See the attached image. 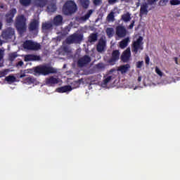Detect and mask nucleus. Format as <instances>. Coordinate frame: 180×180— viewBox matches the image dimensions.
<instances>
[{
    "instance_id": "4c0bfd02",
    "label": "nucleus",
    "mask_w": 180,
    "mask_h": 180,
    "mask_svg": "<svg viewBox=\"0 0 180 180\" xmlns=\"http://www.w3.org/2000/svg\"><path fill=\"white\" fill-rule=\"evenodd\" d=\"M25 81L29 84H33L34 82V79L32 77H26L25 78Z\"/></svg>"
},
{
    "instance_id": "20e7f679",
    "label": "nucleus",
    "mask_w": 180,
    "mask_h": 180,
    "mask_svg": "<svg viewBox=\"0 0 180 180\" xmlns=\"http://www.w3.org/2000/svg\"><path fill=\"white\" fill-rule=\"evenodd\" d=\"M143 38L141 36H139L136 41H134L132 44L131 51L134 55H136L138 52L141 53L143 50Z\"/></svg>"
},
{
    "instance_id": "49530a36",
    "label": "nucleus",
    "mask_w": 180,
    "mask_h": 180,
    "mask_svg": "<svg viewBox=\"0 0 180 180\" xmlns=\"http://www.w3.org/2000/svg\"><path fill=\"white\" fill-rule=\"evenodd\" d=\"M6 75V71H0V78L5 77Z\"/></svg>"
},
{
    "instance_id": "412c9836",
    "label": "nucleus",
    "mask_w": 180,
    "mask_h": 180,
    "mask_svg": "<svg viewBox=\"0 0 180 180\" xmlns=\"http://www.w3.org/2000/svg\"><path fill=\"white\" fill-rule=\"evenodd\" d=\"M72 90V86L70 85H66V86L58 88V92L60 94H64Z\"/></svg>"
},
{
    "instance_id": "a878e982",
    "label": "nucleus",
    "mask_w": 180,
    "mask_h": 180,
    "mask_svg": "<svg viewBox=\"0 0 180 180\" xmlns=\"http://www.w3.org/2000/svg\"><path fill=\"white\" fill-rule=\"evenodd\" d=\"M80 5L84 9H88L89 6V0H79Z\"/></svg>"
},
{
    "instance_id": "2f4dec72",
    "label": "nucleus",
    "mask_w": 180,
    "mask_h": 180,
    "mask_svg": "<svg viewBox=\"0 0 180 180\" xmlns=\"http://www.w3.org/2000/svg\"><path fill=\"white\" fill-rule=\"evenodd\" d=\"M32 0H20V4L24 6H27L30 4Z\"/></svg>"
},
{
    "instance_id": "f704fd0d",
    "label": "nucleus",
    "mask_w": 180,
    "mask_h": 180,
    "mask_svg": "<svg viewBox=\"0 0 180 180\" xmlns=\"http://www.w3.org/2000/svg\"><path fill=\"white\" fill-rule=\"evenodd\" d=\"M70 32V28L68 26H66L64 27V29L62 30L63 35L65 36Z\"/></svg>"
},
{
    "instance_id": "c9c22d12",
    "label": "nucleus",
    "mask_w": 180,
    "mask_h": 180,
    "mask_svg": "<svg viewBox=\"0 0 180 180\" xmlns=\"http://www.w3.org/2000/svg\"><path fill=\"white\" fill-rule=\"evenodd\" d=\"M169 0H160L159 2V6H165L169 3Z\"/></svg>"
},
{
    "instance_id": "5701e85b",
    "label": "nucleus",
    "mask_w": 180,
    "mask_h": 180,
    "mask_svg": "<svg viewBox=\"0 0 180 180\" xmlns=\"http://www.w3.org/2000/svg\"><path fill=\"white\" fill-rule=\"evenodd\" d=\"M63 16L58 15L53 18V25L58 26L62 25Z\"/></svg>"
},
{
    "instance_id": "6ab92c4d",
    "label": "nucleus",
    "mask_w": 180,
    "mask_h": 180,
    "mask_svg": "<svg viewBox=\"0 0 180 180\" xmlns=\"http://www.w3.org/2000/svg\"><path fill=\"white\" fill-rule=\"evenodd\" d=\"M49 3V0H34V5L37 8H44Z\"/></svg>"
},
{
    "instance_id": "f03ea898",
    "label": "nucleus",
    "mask_w": 180,
    "mask_h": 180,
    "mask_svg": "<svg viewBox=\"0 0 180 180\" xmlns=\"http://www.w3.org/2000/svg\"><path fill=\"white\" fill-rule=\"evenodd\" d=\"M15 29L20 33H24L27 29V18L23 15H19L15 20Z\"/></svg>"
},
{
    "instance_id": "9d476101",
    "label": "nucleus",
    "mask_w": 180,
    "mask_h": 180,
    "mask_svg": "<svg viewBox=\"0 0 180 180\" xmlns=\"http://www.w3.org/2000/svg\"><path fill=\"white\" fill-rule=\"evenodd\" d=\"M91 62V58H90V56L88 55H84L83 57L78 59L77 65L79 67L82 68L86 66Z\"/></svg>"
},
{
    "instance_id": "09e8293b",
    "label": "nucleus",
    "mask_w": 180,
    "mask_h": 180,
    "mask_svg": "<svg viewBox=\"0 0 180 180\" xmlns=\"http://www.w3.org/2000/svg\"><path fill=\"white\" fill-rule=\"evenodd\" d=\"M24 65V63L22 60H20L18 63H17V67H22Z\"/></svg>"
},
{
    "instance_id": "cd10ccee",
    "label": "nucleus",
    "mask_w": 180,
    "mask_h": 180,
    "mask_svg": "<svg viewBox=\"0 0 180 180\" xmlns=\"http://www.w3.org/2000/svg\"><path fill=\"white\" fill-rule=\"evenodd\" d=\"M106 20L108 22H115V12L111 11L110 13H108Z\"/></svg>"
},
{
    "instance_id": "dca6fc26",
    "label": "nucleus",
    "mask_w": 180,
    "mask_h": 180,
    "mask_svg": "<svg viewBox=\"0 0 180 180\" xmlns=\"http://www.w3.org/2000/svg\"><path fill=\"white\" fill-rule=\"evenodd\" d=\"M39 21L36 19L32 20L29 25L30 32H33V31L37 32L39 30Z\"/></svg>"
},
{
    "instance_id": "f3484780",
    "label": "nucleus",
    "mask_w": 180,
    "mask_h": 180,
    "mask_svg": "<svg viewBox=\"0 0 180 180\" xmlns=\"http://www.w3.org/2000/svg\"><path fill=\"white\" fill-rule=\"evenodd\" d=\"M59 83V79L54 77H50L46 79V84L47 86H54Z\"/></svg>"
},
{
    "instance_id": "2eb2a0df",
    "label": "nucleus",
    "mask_w": 180,
    "mask_h": 180,
    "mask_svg": "<svg viewBox=\"0 0 180 180\" xmlns=\"http://www.w3.org/2000/svg\"><path fill=\"white\" fill-rule=\"evenodd\" d=\"M41 57L38 55L34 54H27L25 56V62H36V61H40Z\"/></svg>"
},
{
    "instance_id": "6e6552de",
    "label": "nucleus",
    "mask_w": 180,
    "mask_h": 180,
    "mask_svg": "<svg viewBox=\"0 0 180 180\" xmlns=\"http://www.w3.org/2000/svg\"><path fill=\"white\" fill-rule=\"evenodd\" d=\"M17 13L16 8H12L8 13L6 14L5 20L7 23V25H11L13 22V18H15V15Z\"/></svg>"
},
{
    "instance_id": "c756f323",
    "label": "nucleus",
    "mask_w": 180,
    "mask_h": 180,
    "mask_svg": "<svg viewBox=\"0 0 180 180\" xmlns=\"http://www.w3.org/2000/svg\"><path fill=\"white\" fill-rule=\"evenodd\" d=\"M52 27H53V25H51V23H47V22L43 23L41 27L42 30H49Z\"/></svg>"
},
{
    "instance_id": "423d86ee",
    "label": "nucleus",
    "mask_w": 180,
    "mask_h": 180,
    "mask_svg": "<svg viewBox=\"0 0 180 180\" xmlns=\"http://www.w3.org/2000/svg\"><path fill=\"white\" fill-rule=\"evenodd\" d=\"M83 35L81 34L74 33L67 38L66 43L68 44H81L83 40Z\"/></svg>"
},
{
    "instance_id": "ddd939ff",
    "label": "nucleus",
    "mask_w": 180,
    "mask_h": 180,
    "mask_svg": "<svg viewBox=\"0 0 180 180\" xmlns=\"http://www.w3.org/2000/svg\"><path fill=\"white\" fill-rule=\"evenodd\" d=\"M150 10H151V8L148 10V4L146 2L143 3L142 4H141L139 16L143 17V15H148Z\"/></svg>"
},
{
    "instance_id": "9b49d317",
    "label": "nucleus",
    "mask_w": 180,
    "mask_h": 180,
    "mask_svg": "<svg viewBox=\"0 0 180 180\" xmlns=\"http://www.w3.org/2000/svg\"><path fill=\"white\" fill-rule=\"evenodd\" d=\"M127 31L124 26L118 25L116 27V34L119 38H124Z\"/></svg>"
},
{
    "instance_id": "864d4df0",
    "label": "nucleus",
    "mask_w": 180,
    "mask_h": 180,
    "mask_svg": "<svg viewBox=\"0 0 180 180\" xmlns=\"http://www.w3.org/2000/svg\"><path fill=\"white\" fill-rule=\"evenodd\" d=\"M24 77H26V74L23 73L20 75V78H23Z\"/></svg>"
},
{
    "instance_id": "393cba45",
    "label": "nucleus",
    "mask_w": 180,
    "mask_h": 180,
    "mask_svg": "<svg viewBox=\"0 0 180 180\" xmlns=\"http://www.w3.org/2000/svg\"><path fill=\"white\" fill-rule=\"evenodd\" d=\"M98 40V34L96 33H92L89 37V43H95Z\"/></svg>"
},
{
    "instance_id": "79ce46f5",
    "label": "nucleus",
    "mask_w": 180,
    "mask_h": 180,
    "mask_svg": "<svg viewBox=\"0 0 180 180\" xmlns=\"http://www.w3.org/2000/svg\"><path fill=\"white\" fill-rule=\"evenodd\" d=\"M103 3V0H94V4L95 6H98Z\"/></svg>"
},
{
    "instance_id": "4468645a",
    "label": "nucleus",
    "mask_w": 180,
    "mask_h": 180,
    "mask_svg": "<svg viewBox=\"0 0 180 180\" xmlns=\"http://www.w3.org/2000/svg\"><path fill=\"white\" fill-rule=\"evenodd\" d=\"M94 11L89 10L88 13H86L84 16H80V17H76L75 20L77 21L79 23H83L86 22L90 16L92 15Z\"/></svg>"
},
{
    "instance_id": "72a5a7b5",
    "label": "nucleus",
    "mask_w": 180,
    "mask_h": 180,
    "mask_svg": "<svg viewBox=\"0 0 180 180\" xmlns=\"http://www.w3.org/2000/svg\"><path fill=\"white\" fill-rule=\"evenodd\" d=\"M81 84V80L79 79L77 81H74L72 83V86H73V89H77L79 86V85Z\"/></svg>"
},
{
    "instance_id": "7c9ffc66",
    "label": "nucleus",
    "mask_w": 180,
    "mask_h": 180,
    "mask_svg": "<svg viewBox=\"0 0 180 180\" xmlns=\"http://www.w3.org/2000/svg\"><path fill=\"white\" fill-rule=\"evenodd\" d=\"M112 78H113L112 76H108L107 77H105L104 80H103V85L107 86L108 84L112 80Z\"/></svg>"
},
{
    "instance_id": "39448f33",
    "label": "nucleus",
    "mask_w": 180,
    "mask_h": 180,
    "mask_svg": "<svg viewBox=\"0 0 180 180\" xmlns=\"http://www.w3.org/2000/svg\"><path fill=\"white\" fill-rule=\"evenodd\" d=\"M23 48L27 50L37 51L41 49V45L32 40H26L23 43Z\"/></svg>"
},
{
    "instance_id": "f8f14e48",
    "label": "nucleus",
    "mask_w": 180,
    "mask_h": 180,
    "mask_svg": "<svg viewBox=\"0 0 180 180\" xmlns=\"http://www.w3.org/2000/svg\"><path fill=\"white\" fill-rule=\"evenodd\" d=\"M131 58V49L130 48H127L125 49L122 56H121V60L124 63H128L130 60Z\"/></svg>"
},
{
    "instance_id": "a19ab883",
    "label": "nucleus",
    "mask_w": 180,
    "mask_h": 180,
    "mask_svg": "<svg viewBox=\"0 0 180 180\" xmlns=\"http://www.w3.org/2000/svg\"><path fill=\"white\" fill-rule=\"evenodd\" d=\"M143 66V61H138L136 63V68L141 69Z\"/></svg>"
},
{
    "instance_id": "37998d69",
    "label": "nucleus",
    "mask_w": 180,
    "mask_h": 180,
    "mask_svg": "<svg viewBox=\"0 0 180 180\" xmlns=\"http://www.w3.org/2000/svg\"><path fill=\"white\" fill-rule=\"evenodd\" d=\"M158 0H148V5H154Z\"/></svg>"
},
{
    "instance_id": "7ed1b4c3",
    "label": "nucleus",
    "mask_w": 180,
    "mask_h": 180,
    "mask_svg": "<svg viewBox=\"0 0 180 180\" xmlns=\"http://www.w3.org/2000/svg\"><path fill=\"white\" fill-rule=\"evenodd\" d=\"M77 11V6L75 1H68L64 4L63 7V13L66 15H71L75 13Z\"/></svg>"
},
{
    "instance_id": "603ef678",
    "label": "nucleus",
    "mask_w": 180,
    "mask_h": 180,
    "mask_svg": "<svg viewBox=\"0 0 180 180\" xmlns=\"http://www.w3.org/2000/svg\"><path fill=\"white\" fill-rule=\"evenodd\" d=\"M97 68H103L102 63H98V64H97Z\"/></svg>"
},
{
    "instance_id": "bb28decb",
    "label": "nucleus",
    "mask_w": 180,
    "mask_h": 180,
    "mask_svg": "<svg viewBox=\"0 0 180 180\" xmlns=\"http://www.w3.org/2000/svg\"><path fill=\"white\" fill-rule=\"evenodd\" d=\"M131 19L130 13L127 12V13H124L122 15V20L124 22H128Z\"/></svg>"
},
{
    "instance_id": "e433bc0d",
    "label": "nucleus",
    "mask_w": 180,
    "mask_h": 180,
    "mask_svg": "<svg viewBox=\"0 0 180 180\" xmlns=\"http://www.w3.org/2000/svg\"><path fill=\"white\" fill-rule=\"evenodd\" d=\"M170 4L172 6L180 5V0H171L170 1Z\"/></svg>"
},
{
    "instance_id": "f257e3e1",
    "label": "nucleus",
    "mask_w": 180,
    "mask_h": 180,
    "mask_svg": "<svg viewBox=\"0 0 180 180\" xmlns=\"http://www.w3.org/2000/svg\"><path fill=\"white\" fill-rule=\"evenodd\" d=\"M31 71L34 72V74L41 75L43 76H47L50 74H56L57 72L56 69L45 65L34 67L31 70Z\"/></svg>"
},
{
    "instance_id": "58836bf2",
    "label": "nucleus",
    "mask_w": 180,
    "mask_h": 180,
    "mask_svg": "<svg viewBox=\"0 0 180 180\" xmlns=\"http://www.w3.org/2000/svg\"><path fill=\"white\" fill-rule=\"evenodd\" d=\"M18 56L15 53H10L9 54V60L11 61H13Z\"/></svg>"
},
{
    "instance_id": "0eeeda50",
    "label": "nucleus",
    "mask_w": 180,
    "mask_h": 180,
    "mask_svg": "<svg viewBox=\"0 0 180 180\" xmlns=\"http://www.w3.org/2000/svg\"><path fill=\"white\" fill-rule=\"evenodd\" d=\"M1 37L6 40L13 39V37H15V29L8 27L6 30L2 32Z\"/></svg>"
},
{
    "instance_id": "c85d7f7f",
    "label": "nucleus",
    "mask_w": 180,
    "mask_h": 180,
    "mask_svg": "<svg viewBox=\"0 0 180 180\" xmlns=\"http://www.w3.org/2000/svg\"><path fill=\"white\" fill-rule=\"evenodd\" d=\"M105 33H106L108 37L110 39V38L113 37L114 29L112 27H108L105 30Z\"/></svg>"
},
{
    "instance_id": "c03bdc74",
    "label": "nucleus",
    "mask_w": 180,
    "mask_h": 180,
    "mask_svg": "<svg viewBox=\"0 0 180 180\" xmlns=\"http://www.w3.org/2000/svg\"><path fill=\"white\" fill-rule=\"evenodd\" d=\"M135 20H132L131 23L129 25L128 29L132 30L134 26L135 25Z\"/></svg>"
},
{
    "instance_id": "473e14b6",
    "label": "nucleus",
    "mask_w": 180,
    "mask_h": 180,
    "mask_svg": "<svg viewBox=\"0 0 180 180\" xmlns=\"http://www.w3.org/2000/svg\"><path fill=\"white\" fill-rule=\"evenodd\" d=\"M6 80L8 82H15L16 81V77L15 76H8L6 77Z\"/></svg>"
},
{
    "instance_id": "de8ad7c7",
    "label": "nucleus",
    "mask_w": 180,
    "mask_h": 180,
    "mask_svg": "<svg viewBox=\"0 0 180 180\" xmlns=\"http://www.w3.org/2000/svg\"><path fill=\"white\" fill-rule=\"evenodd\" d=\"M145 63L146 65H149V63H150V58H149V56H146V58H145Z\"/></svg>"
},
{
    "instance_id": "3c124183",
    "label": "nucleus",
    "mask_w": 180,
    "mask_h": 180,
    "mask_svg": "<svg viewBox=\"0 0 180 180\" xmlns=\"http://www.w3.org/2000/svg\"><path fill=\"white\" fill-rule=\"evenodd\" d=\"M63 51H64V52L67 53L68 51V48L67 46H64L63 47Z\"/></svg>"
},
{
    "instance_id": "aec40b11",
    "label": "nucleus",
    "mask_w": 180,
    "mask_h": 180,
    "mask_svg": "<svg viewBox=\"0 0 180 180\" xmlns=\"http://www.w3.org/2000/svg\"><path fill=\"white\" fill-rule=\"evenodd\" d=\"M57 10L56 3L55 1H51L50 4L47 6L48 13H55Z\"/></svg>"
},
{
    "instance_id": "ea45409f",
    "label": "nucleus",
    "mask_w": 180,
    "mask_h": 180,
    "mask_svg": "<svg viewBox=\"0 0 180 180\" xmlns=\"http://www.w3.org/2000/svg\"><path fill=\"white\" fill-rule=\"evenodd\" d=\"M155 72L160 77H162L163 76L162 72H161V70L158 68V67H155Z\"/></svg>"
},
{
    "instance_id": "a211bd4d",
    "label": "nucleus",
    "mask_w": 180,
    "mask_h": 180,
    "mask_svg": "<svg viewBox=\"0 0 180 180\" xmlns=\"http://www.w3.org/2000/svg\"><path fill=\"white\" fill-rule=\"evenodd\" d=\"M120 52L119 50H114L112 53L111 58L109 60V63H116L120 59Z\"/></svg>"
},
{
    "instance_id": "6e6d98bb",
    "label": "nucleus",
    "mask_w": 180,
    "mask_h": 180,
    "mask_svg": "<svg viewBox=\"0 0 180 180\" xmlns=\"http://www.w3.org/2000/svg\"><path fill=\"white\" fill-rule=\"evenodd\" d=\"M141 77H138V82H141Z\"/></svg>"
},
{
    "instance_id": "5fc2aeb1",
    "label": "nucleus",
    "mask_w": 180,
    "mask_h": 180,
    "mask_svg": "<svg viewBox=\"0 0 180 180\" xmlns=\"http://www.w3.org/2000/svg\"><path fill=\"white\" fill-rule=\"evenodd\" d=\"M140 5H141V3H140V2H137V3H136V6H137V7L140 6Z\"/></svg>"
},
{
    "instance_id": "8fccbe9b",
    "label": "nucleus",
    "mask_w": 180,
    "mask_h": 180,
    "mask_svg": "<svg viewBox=\"0 0 180 180\" xmlns=\"http://www.w3.org/2000/svg\"><path fill=\"white\" fill-rule=\"evenodd\" d=\"M179 58H177L176 57H175V58H174V61H175V63L176 64V65H179Z\"/></svg>"
},
{
    "instance_id": "1a4fd4ad",
    "label": "nucleus",
    "mask_w": 180,
    "mask_h": 180,
    "mask_svg": "<svg viewBox=\"0 0 180 180\" xmlns=\"http://www.w3.org/2000/svg\"><path fill=\"white\" fill-rule=\"evenodd\" d=\"M106 39L103 37L100 38L96 45V51L98 53H103L106 49Z\"/></svg>"
},
{
    "instance_id": "b1692460",
    "label": "nucleus",
    "mask_w": 180,
    "mask_h": 180,
    "mask_svg": "<svg viewBox=\"0 0 180 180\" xmlns=\"http://www.w3.org/2000/svg\"><path fill=\"white\" fill-rule=\"evenodd\" d=\"M130 41V39L129 37L125 38L124 39H122L121 41H120V48L124 49L127 48L128 46V43Z\"/></svg>"
},
{
    "instance_id": "a18cd8bd",
    "label": "nucleus",
    "mask_w": 180,
    "mask_h": 180,
    "mask_svg": "<svg viewBox=\"0 0 180 180\" xmlns=\"http://www.w3.org/2000/svg\"><path fill=\"white\" fill-rule=\"evenodd\" d=\"M117 1V0H108V3L110 5H114Z\"/></svg>"
},
{
    "instance_id": "4be33fe9",
    "label": "nucleus",
    "mask_w": 180,
    "mask_h": 180,
    "mask_svg": "<svg viewBox=\"0 0 180 180\" xmlns=\"http://www.w3.org/2000/svg\"><path fill=\"white\" fill-rule=\"evenodd\" d=\"M130 65L127 63L125 65L120 66L118 70L121 72L122 74H124L129 70V69H130Z\"/></svg>"
}]
</instances>
